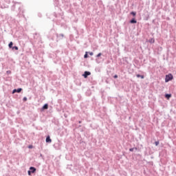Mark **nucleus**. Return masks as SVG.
I'll return each mask as SVG.
<instances>
[{
  "instance_id": "6ab92c4d",
  "label": "nucleus",
  "mask_w": 176,
  "mask_h": 176,
  "mask_svg": "<svg viewBox=\"0 0 176 176\" xmlns=\"http://www.w3.org/2000/svg\"><path fill=\"white\" fill-rule=\"evenodd\" d=\"M28 175H31V173H32L31 170H28Z\"/></svg>"
},
{
  "instance_id": "5701e85b",
  "label": "nucleus",
  "mask_w": 176,
  "mask_h": 176,
  "mask_svg": "<svg viewBox=\"0 0 176 176\" xmlns=\"http://www.w3.org/2000/svg\"><path fill=\"white\" fill-rule=\"evenodd\" d=\"M7 74H10V71H8V72H7Z\"/></svg>"
},
{
  "instance_id": "aec40b11",
  "label": "nucleus",
  "mask_w": 176,
  "mask_h": 176,
  "mask_svg": "<svg viewBox=\"0 0 176 176\" xmlns=\"http://www.w3.org/2000/svg\"><path fill=\"white\" fill-rule=\"evenodd\" d=\"M101 56V53H99L98 55H97V57H100Z\"/></svg>"
},
{
  "instance_id": "9d476101",
  "label": "nucleus",
  "mask_w": 176,
  "mask_h": 176,
  "mask_svg": "<svg viewBox=\"0 0 176 176\" xmlns=\"http://www.w3.org/2000/svg\"><path fill=\"white\" fill-rule=\"evenodd\" d=\"M137 78H141V79H144V76H141L140 74H137Z\"/></svg>"
},
{
  "instance_id": "a211bd4d",
  "label": "nucleus",
  "mask_w": 176,
  "mask_h": 176,
  "mask_svg": "<svg viewBox=\"0 0 176 176\" xmlns=\"http://www.w3.org/2000/svg\"><path fill=\"white\" fill-rule=\"evenodd\" d=\"M27 100H28V99H27V97H24V98H23V101H27Z\"/></svg>"
},
{
  "instance_id": "39448f33",
  "label": "nucleus",
  "mask_w": 176,
  "mask_h": 176,
  "mask_svg": "<svg viewBox=\"0 0 176 176\" xmlns=\"http://www.w3.org/2000/svg\"><path fill=\"white\" fill-rule=\"evenodd\" d=\"M30 170L31 173H35V171H36V168H35L34 167H32V166L30 168Z\"/></svg>"
},
{
  "instance_id": "6e6552de",
  "label": "nucleus",
  "mask_w": 176,
  "mask_h": 176,
  "mask_svg": "<svg viewBox=\"0 0 176 176\" xmlns=\"http://www.w3.org/2000/svg\"><path fill=\"white\" fill-rule=\"evenodd\" d=\"M48 108H49V104H45L43 107L42 109H47Z\"/></svg>"
},
{
  "instance_id": "f03ea898",
  "label": "nucleus",
  "mask_w": 176,
  "mask_h": 176,
  "mask_svg": "<svg viewBox=\"0 0 176 176\" xmlns=\"http://www.w3.org/2000/svg\"><path fill=\"white\" fill-rule=\"evenodd\" d=\"M91 75V73L90 72H85L84 74L82 75V76H84V78H87V76Z\"/></svg>"
},
{
  "instance_id": "7ed1b4c3",
  "label": "nucleus",
  "mask_w": 176,
  "mask_h": 176,
  "mask_svg": "<svg viewBox=\"0 0 176 176\" xmlns=\"http://www.w3.org/2000/svg\"><path fill=\"white\" fill-rule=\"evenodd\" d=\"M23 90L21 88H19L18 89H14L12 91V94H14V93H21V91Z\"/></svg>"
},
{
  "instance_id": "dca6fc26",
  "label": "nucleus",
  "mask_w": 176,
  "mask_h": 176,
  "mask_svg": "<svg viewBox=\"0 0 176 176\" xmlns=\"http://www.w3.org/2000/svg\"><path fill=\"white\" fill-rule=\"evenodd\" d=\"M28 148H29V149H32V145H29Z\"/></svg>"
},
{
  "instance_id": "4be33fe9",
  "label": "nucleus",
  "mask_w": 176,
  "mask_h": 176,
  "mask_svg": "<svg viewBox=\"0 0 176 176\" xmlns=\"http://www.w3.org/2000/svg\"><path fill=\"white\" fill-rule=\"evenodd\" d=\"M114 78L116 79L118 78V75H115Z\"/></svg>"
},
{
  "instance_id": "4468645a",
  "label": "nucleus",
  "mask_w": 176,
  "mask_h": 176,
  "mask_svg": "<svg viewBox=\"0 0 176 176\" xmlns=\"http://www.w3.org/2000/svg\"><path fill=\"white\" fill-rule=\"evenodd\" d=\"M131 14H132V16H135V14H137L134 12H131Z\"/></svg>"
},
{
  "instance_id": "1a4fd4ad",
  "label": "nucleus",
  "mask_w": 176,
  "mask_h": 176,
  "mask_svg": "<svg viewBox=\"0 0 176 176\" xmlns=\"http://www.w3.org/2000/svg\"><path fill=\"white\" fill-rule=\"evenodd\" d=\"M165 97H166V98H167L168 100L169 98H170L171 94H166Z\"/></svg>"
},
{
  "instance_id": "20e7f679",
  "label": "nucleus",
  "mask_w": 176,
  "mask_h": 176,
  "mask_svg": "<svg viewBox=\"0 0 176 176\" xmlns=\"http://www.w3.org/2000/svg\"><path fill=\"white\" fill-rule=\"evenodd\" d=\"M46 142H48V143H51L52 142V139H50V136H47L46 138V140H45Z\"/></svg>"
},
{
  "instance_id": "ddd939ff",
  "label": "nucleus",
  "mask_w": 176,
  "mask_h": 176,
  "mask_svg": "<svg viewBox=\"0 0 176 176\" xmlns=\"http://www.w3.org/2000/svg\"><path fill=\"white\" fill-rule=\"evenodd\" d=\"M13 49H14L15 50H19V47L14 46L13 47Z\"/></svg>"
},
{
  "instance_id": "f3484780",
  "label": "nucleus",
  "mask_w": 176,
  "mask_h": 176,
  "mask_svg": "<svg viewBox=\"0 0 176 176\" xmlns=\"http://www.w3.org/2000/svg\"><path fill=\"white\" fill-rule=\"evenodd\" d=\"M129 151L130 152H133L134 151V148H130Z\"/></svg>"
},
{
  "instance_id": "9b49d317",
  "label": "nucleus",
  "mask_w": 176,
  "mask_h": 176,
  "mask_svg": "<svg viewBox=\"0 0 176 176\" xmlns=\"http://www.w3.org/2000/svg\"><path fill=\"white\" fill-rule=\"evenodd\" d=\"M10 48H12V46H13V42H10L8 45Z\"/></svg>"
},
{
  "instance_id": "f8f14e48",
  "label": "nucleus",
  "mask_w": 176,
  "mask_h": 176,
  "mask_svg": "<svg viewBox=\"0 0 176 176\" xmlns=\"http://www.w3.org/2000/svg\"><path fill=\"white\" fill-rule=\"evenodd\" d=\"M89 56L87 55V52H85V54L84 55L85 58H87Z\"/></svg>"
},
{
  "instance_id": "2eb2a0df",
  "label": "nucleus",
  "mask_w": 176,
  "mask_h": 176,
  "mask_svg": "<svg viewBox=\"0 0 176 176\" xmlns=\"http://www.w3.org/2000/svg\"><path fill=\"white\" fill-rule=\"evenodd\" d=\"M155 144L156 146H157V145H159V141L155 142Z\"/></svg>"
},
{
  "instance_id": "f257e3e1",
  "label": "nucleus",
  "mask_w": 176,
  "mask_h": 176,
  "mask_svg": "<svg viewBox=\"0 0 176 176\" xmlns=\"http://www.w3.org/2000/svg\"><path fill=\"white\" fill-rule=\"evenodd\" d=\"M173 74H169L168 75L166 76V78H165V82H170V80H173Z\"/></svg>"
},
{
  "instance_id": "423d86ee",
  "label": "nucleus",
  "mask_w": 176,
  "mask_h": 176,
  "mask_svg": "<svg viewBox=\"0 0 176 176\" xmlns=\"http://www.w3.org/2000/svg\"><path fill=\"white\" fill-rule=\"evenodd\" d=\"M130 23L131 24H135L137 23V21L135 19H133L132 20H131Z\"/></svg>"
},
{
  "instance_id": "0eeeda50",
  "label": "nucleus",
  "mask_w": 176,
  "mask_h": 176,
  "mask_svg": "<svg viewBox=\"0 0 176 176\" xmlns=\"http://www.w3.org/2000/svg\"><path fill=\"white\" fill-rule=\"evenodd\" d=\"M149 43H155V38H152L148 40Z\"/></svg>"
},
{
  "instance_id": "412c9836",
  "label": "nucleus",
  "mask_w": 176,
  "mask_h": 176,
  "mask_svg": "<svg viewBox=\"0 0 176 176\" xmlns=\"http://www.w3.org/2000/svg\"><path fill=\"white\" fill-rule=\"evenodd\" d=\"M90 56H93L94 53L93 52H89Z\"/></svg>"
}]
</instances>
